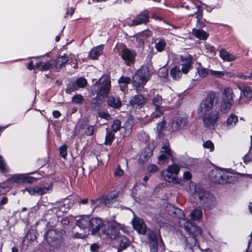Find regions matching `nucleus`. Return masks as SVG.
Returning a JSON list of instances; mask_svg holds the SVG:
<instances>
[{
  "mask_svg": "<svg viewBox=\"0 0 252 252\" xmlns=\"http://www.w3.org/2000/svg\"><path fill=\"white\" fill-rule=\"evenodd\" d=\"M97 88L96 95L92 101L93 107L95 109L101 107V102H103L109 94L111 89V81L107 76H103L95 84Z\"/></svg>",
  "mask_w": 252,
  "mask_h": 252,
  "instance_id": "nucleus-1",
  "label": "nucleus"
},
{
  "mask_svg": "<svg viewBox=\"0 0 252 252\" xmlns=\"http://www.w3.org/2000/svg\"><path fill=\"white\" fill-rule=\"evenodd\" d=\"M189 190L195 197H197L199 198L201 203L206 207H210L215 201V198L213 195L205 190L200 184L191 182L189 184Z\"/></svg>",
  "mask_w": 252,
  "mask_h": 252,
  "instance_id": "nucleus-2",
  "label": "nucleus"
},
{
  "mask_svg": "<svg viewBox=\"0 0 252 252\" xmlns=\"http://www.w3.org/2000/svg\"><path fill=\"white\" fill-rule=\"evenodd\" d=\"M153 70V67L150 64L142 66L133 76V86L136 88L143 87L149 79Z\"/></svg>",
  "mask_w": 252,
  "mask_h": 252,
  "instance_id": "nucleus-3",
  "label": "nucleus"
},
{
  "mask_svg": "<svg viewBox=\"0 0 252 252\" xmlns=\"http://www.w3.org/2000/svg\"><path fill=\"white\" fill-rule=\"evenodd\" d=\"M218 100V95L216 93L210 92L200 102L198 112L202 113L211 112L217 104Z\"/></svg>",
  "mask_w": 252,
  "mask_h": 252,
  "instance_id": "nucleus-4",
  "label": "nucleus"
},
{
  "mask_svg": "<svg viewBox=\"0 0 252 252\" xmlns=\"http://www.w3.org/2000/svg\"><path fill=\"white\" fill-rule=\"evenodd\" d=\"M233 103V92L231 89L227 88L224 89L222 93L220 110L225 114L229 112Z\"/></svg>",
  "mask_w": 252,
  "mask_h": 252,
  "instance_id": "nucleus-5",
  "label": "nucleus"
},
{
  "mask_svg": "<svg viewBox=\"0 0 252 252\" xmlns=\"http://www.w3.org/2000/svg\"><path fill=\"white\" fill-rule=\"evenodd\" d=\"M118 193L116 191H113L110 192L107 195H104L101 197L94 200H91V204L92 207L94 209L97 206L102 207L104 208L105 207H109L112 204L116 199Z\"/></svg>",
  "mask_w": 252,
  "mask_h": 252,
  "instance_id": "nucleus-6",
  "label": "nucleus"
},
{
  "mask_svg": "<svg viewBox=\"0 0 252 252\" xmlns=\"http://www.w3.org/2000/svg\"><path fill=\"white\" fill-rule=\"evenodd\" d=\"M128 227L124 224L115 223L110 225L107 232L104 230V233H102V236H104L106 238H109L111 239H117L120 237L119 236V230L126 233L128 231Z\"/></svg>",
  "mask_w": 252,
  "mask_h": 252,
  "instance_id": "nucleus-7",
  "label": "nucleus"
},
{
  "mask_svg": "<svg viewBox=\"0 0 252 252\" xmlns=\"http://www.w3.org/2000/svg\"><path fill=\"white\" fill-rule=\"evenodd\" d=\"M151 252H157L158 248L161 249V252L164 250L163 243L159 234L156 232H151L148 234Z\"/></svg>",
  "mask_w": 252,
  "mask_h": 252,
  "instance_id": "nucleus-8",
  "label": "nucleus"
},
{
  "mask_svg": "<svg viewBox=\"0 0 252 252\" xmlns=\"http://www.w3.org/2000/svg\"><path fill=\"white\" fill-rule=\"evenodd\" d=\"M209 176L213 182L219 184H223L231 182L229 178L231 177V176L220 169L212 170L209 174Z\"/></svg>",
  "mask_w": 252,
  "mask_h": 252,
  "instance_id": "nucleus-9",
  "label": "nucleus"
},
{
  "mask_svg": "<svg viewBox=\"0 0 252 252\" xmlns=\"http://www.w3.org/2000/svg\"><path fill=\"white\" fill-rule=\"evenodd\" d=\"M180 225L183 227L187 232L192 234L194 236H200L202 234V229L198 226L193 224L187 218L181 219L179 220Z\"/></svg>",
  "mask_w": 252,
  "mask_h": 252,
  "instance_id": "nucleus-10",
  "label": "nucleus"
},
{
  "mask_svg": "<svg viewBox=\"0 0 252 252\" xmlns=\"http://www.w3.org/2000/svg\"><path fill=\"white\" fill-rule=\"evenodd\" d=\"M204 126L209 128H213L216 124L220 116L219 112H207L200 113Z\"/></svg>",
  "mask_w": 252,
  "mask_h": 252,
  "instance_id": "nucleus-11",
  "label": "nucleus"
},
{
  "mask_svg": "<svg viewBox=\"0 0 252 252\" xmlns=\"http://www.w3.org/2000/svg\"><path fill=\"white\" fill-rule=\"evenodd\" d=\"M171 157L172 152L169 147V144L168 141H165L163 142V145L158 156V163L164 164L168 163Z\"/></svg>",
  "mask_w": 252,
  "mask_h": 252,
  "instance_id": "nucleus-12",
  "label": "nucleus"
},
{
  "mask_svg": "<svg viewBox=\"0 0 252 252\" xmlns=\"http://www.w3.org/2000/svg\"><path fill=\"white\" fill-rule=\"evenodd\" d=\"M119 55L125 63L126 65H129L134 63L136 53L133 50L124 47L119 52Z\"/></svg>",
  "mask_w": 252,
  "mask_h": 252,
  "instance_id": "nucleus-13",
  "label": "nucleus"
},
{
  "mask_svg": "<svg viewBox=\"0 0 252 252\" xmlns=\"http://www.w3.org/2000/svg\"><path fill=\"white\" fill-rule=\"evenodd\" d=\"M46 238L50 245L53 247H59L62 244L61 234L55 230H48L46 233Z\"/></svg>",
  "mask_w": 252,
  "mask_h": 252,
  "instance_id": "nucleus-14",
  "label": "nucleus"
},
{
  "mask_svg": "<svg viewBox=\"0 0 252 252\" xmlns=\"http://www.w3.org/2000/svg\"><path fill=\"white\" fill-rule=\"evenodd\" d=\"M89 227L91 229L93 234L98 233L100 236H102V233H104L105 227L102 220L100 219L92 218L91 219Z\"/></svg>",
  "mask_w": 252,
  "mask_h": 252,
  "instance_id": "nucleus-15",
  "label": "nucleus"
},
{
  "mask_svg": "<svg viewBox=\"0 0 252 252\" xmlns=\"http://www.w3.org/2000/svg\"><path fill=\"white\" fill-rule=\"evenodd\" d=\"M188 124L187 116L185 115L175 117L172 121L171 128L173 131L183 129Z\"/></svg>",
  "mask_w": 252,
  "mask_h": 252,
  "instance_id": "nucleus-16",
  "label": "nucleus"
},
{
  "mask_svg": "<svg viewBox=\"0 0 252 252\" xmlns=\"http://www.w3.org/2000/svg\"><path fill=\"white\" fill-rule=\"evenodd\" d=\"M149 21V15L147 11H145L138 14L133 19L129 25L130 26H137L142 24H146Z\"/></svg>",
  "mask_w": 252,
  "mask_h": 252,
  "instance_id": "nucleus-17",
  "label": "nucleus"
},
{
  "mask_svg": "<svg viewBox=\"0 0 252 252\" xmlns=\"http://www.w3.org/2000/svg\"><path fill=\"white\" fill-rule=\"evenodd\" d=\"M146 101V99L142 95H135L130 100L129 104L134 108H141Z\"/></svg>",
  "mask_w": 252,
  "mask_h": 252,
  "instance_id": "nucleus-18",
  "label": "nucleus"
},
{
  "mask_svg": "<svg viewBox=\"0 0 252 252\" xmlns=\"http://www.w3.org/2000/svg\"><path fill=\"white\" fill-rule=\"evenodd\" d=\"M180 59L183 62L182 64V72L183 73L187 74L191 68L192 64V58L190 55L186 56H181Z\"/></svg>",
  "mask_w": 252,
  "mask_h": 252,
  "instance_id": "nucleus-19",
  "label": "nucleus"
},
{
  "mask_svg": "<svg viewBox=\"0 0 252 252\" xmlns=\"http://www.w3.org/2000/svg\"><path fill=\"white\" fill-rule=\"evenodd\" d=\"M161 176L165 181L168 182L175 184H181L180 181L177 178V176L170 172H167V169L161 171Z\"/></svg>",
  "mask_w": 252,
  "mask_h": 252,
  "instance_id": "nucleus-20",
  "label": "nucleus"
},
{
  "mask_svg": "<svg viewBox=\"0 0 252 252\" xmlns=\"http://www.w3.org/2000/svg\"><path fill=\"white\" fill-rule=\"evenodd\" d=\"M134 228L140 234H144L146 232V227L142 219L134 218L132 221Z\"/></svg>",
  "mask_w": 252,
  "mask_h": 252,
  "instance_id": "nucleus-21",
  "label": "nucleus"
},
{
  "mask_svg": "<svg viewBox=\"0 0 252 252\" xmlns=\"http://www.w3.org/2000/svg\"><path fill=\"white\" fill-rule=\"evenodd\" d=\"M23 183V174L14 175L9 179L7 180L4 183H2L3 185L6 187L10 186L11 189L13 188L14 184H19Z\"/></svg>",
  "mask_w": 252,
  "mask_h": 252,
  "instance_id": "nucleus-22",
  "label": "nucleus"
},
{
  "mask_svg": "<svg viewBox=\"0 0 252 252\" xmlns=\"http://www.w3.org/2000/svg\"><path fill=\"white\" fill-rule=\"evenodd\" d=\"M91 219L88 216H81L76 220V225L81 229H85L90 225Z\"/></svg>",
  "mask_w": 252,
  "mask_h": 252,
  "instance_id": "nucleus-23",
  "label": "nucleus"
},
{
  "mask_svg": "<svg viewBox=\"0 0 252 252\" xmlns=\"http://www.w3.org/2000/svg\"><path fill=\"white\" fill-rule=\"evenodd\" d=\"M68 61V57L65 55L60 56L55 60H53L55 70L59 71Z\"/></svg>",
  "mask_w": 252,
  "mask_h": 252,
  "instance_id": "nucleus-24",
  "label": "nucleus"
},
{
  "mask_svg": "<svg viewBox=\"0 0 252 252\" xmlns=\"http://www.w3.org/2000/svg\"><path fill=\"white\" fill-rule=\"evenodd\" d=\"M192 34L197 38L202 40H206L209 35V33L201 29H193Z\"/></svg>",
  "mask_w": 252,
  "mask_h": 252,
  "instance_id": "nucleus-25",
  "label": "nucleus"
},
{
  "mask_svg": "<svg viewBox=\"0 0 252 252\" xmlns=\"http://www.w3.org/2000/svg\"><path fill=\"white\" fill-rule=\"evenodd\" d=\"M103 45H100L92 49L90 53L89 56L91 59H96L102 53Z\"/></svg>",
  "mask_w": 252,
  "mask_h": 252,
  "instance_id": "nucleus-26",
  "label": "nucleus"
},
{
  "mask_svg": "<svg viewBox=\"0 0 252 252\" xmlns=\"http://www.w3.org/2000/svg\"><path fill=\"white\" fill-rule=\"evenodd\" d=\"M35 189L37 195H43L47 193L52 190V185L51 184L47 186H35Z\"/></svg>",
  "mask_w": 252,
  "mask_h": 252,
  "instance_id": "nucleus-27",
  "label": "nucleus"
},
{
  "mask_svg": "<svg viewBox=\"0 0 252 252\" xmlns=\"http://www.w3.org/2000/svg\"><path fill=\"white\" fill-rule=\"evenodd\" d=\"M107 104L109 106L114 108H118L122 105V102L118 97H114L113 96H110L107 99Z\"/></svg>",
  "mask_w": 252,
  "mask_h": 252,
  "instance_id": "nucleus-28",
  "label": "nucleus"
},
{
  "mask_svg": "<svg viewBox=\"0 0 252 252\" xmlns=\"http://www.w3.org/2000/svg\"><path fill=\"white\" fill-rule=\"evenodd\" d=\"M118 239L120 244L118 248L117 252H121L128 247L129 245V241L126 237L124 236H121Z\"/></svg>",
  "mask_w": 252,
  "mask_h": 252,
  "instance_id": "nucleus-29",
  "label": "nucleus"
},
{
  "mask_svg": "<svg viewBox=\"0 0 252 252\" xmlns=\"http://www.w3.org/2000/svg\"><path fill=\"white\" fill-rule=\"evenodd\" d=\"M220 57L224 61L231 62L235 60V57L230 54L224 49H221L220 52Z\"/></svg>",
  "mask_w": 252,
  "mask_h": 252,
  "instance_id": "nucleus-30",
  "label": "nucleus"
},
{
  "mask_svg": "<svg viewBox=\"0 0 252 252\" xmlns=\"http://www.w3.org/2000/svg\"><path fill=\"white\" fill-rule=\"evenodd\" d=\"M238 121L237 116L234 114H231L226 120V126L228 128H233Z\"/></svg>",
  "mask_w": 252,
  "mask_h": 252,
  "instance_id": "nucleus-31",
  "label": "nucleus"
},
{
  "mask_svg": "<svg viewBox=\"0 0 252 252\" xmlns=\"http://www.w3.org/2000/svg\"><path fill=\"white\" fill-rule=\"evenodd\" d=\"M170 74L172 78L175 80H178L182 76L181 70L177 66H175L171 69Z\"/></svg>",
  "mask_w": 252,
  "mask_h": 252,
  "instance_id": "nucleus-32",
  "label": "nucleus"
},
{
  "mask_svg": "<svg viewBox=\"0 0 252 252\" xmlns=\"http://www.w3.org/2000/svg\"><path fill=\"white\" fill-rule=\"evenodd\" d=\"M190 218L192 220H198L201 219L202 212L200 209H194L190 213Z\"/></svg>",
  "mask_w": 252,
  "mask_h": 252,
  "instance_id": "nucleus-33",
  "label": "nucleus"
},
{
  "mask_svg": "<svg viewBox=\"0 0 252 252\" xmlns=\"http://www.w3.org/2000/svg\"><path fill=\"white\" fill-rule=\"evenodd\" d=\"M166 45L165 41L163 39H160L155 43V47L157 51L160 52L164 50Z\"/></svg>",
  "mask_w": 252,
  "mask_h": 252,
  "instance_id": "nucleus-34",
  "label": "nucleus"
},
{
  "mask_svg": "<svg viewBox=\"0 0 252 252\" xmlns=\"http://www.w3.org/2000/svg\"><path fill=\"white\" fill-rule=\"evenodd\" d=\"M166 169H167V172H170L176 176H177L180 170V167L175 164L169 165Z\"/></svg>",
  "mask_w": 252,
  "mask_h": 252,
  "instance_id": "nucleus-35",
  "label": "nucleus"
},
{
  "mask_svg": "<svg viewBox=\"0 0 252 252\" xmlns=\"http://www.w3.org/2000/svg\"><path fill=\"white\" fill-rule=\"evenodd\" d=\"M168 207L171 208V212H169V214L170 215H173V216L175 215L176 216L177 215V214H178V215L180 214V215H182V217H181V216L179 217V216H177V217H180L179 221L181 219L186 218L184 216L183 212L182 211V210H181L179 208H174V207H172L171 206H169Z\"/></svg>",
  "mask_w": 252,
  "mask_h": 252,
  "instance_id": "nucleus-36",
  "label": "nucleus"
},
{
  "mask_svg": "<svg viewBox=\"0 0 252 252\" xmlns=\"http://www.w3.org/2000/svg\"><path fill=\"white\" fill-rule=\"evenodd\" d=\"M197 72L200 77L204 78L210 75V69H207L201 66H198L197 68Z\"/></svg>",
  "mask_w": 252,
  "mask_h": 252,
  "instance_id": "nucleus-37",
  "label": "nucleus"
},
{
  "mask_svg": "<svg viewBox=\"0 0 252 252\" xmlns=\"http://www.w3.org/2000/svg\"><path fill=\"white\" fill-rule=\"evenodd\" d=\"M162 99L159 95H157L154 96L152 99V103L155 106V109L158 110L159 109L162 104Z\"/></svg>",
  "mask_w": 252,
  "mask_h": 252,
  "instance_id": "nucleus-38",
  "label": "nucleus"
},
{
  "mask_svg": "<svg viewBox=\"0 0 252 252\" xmlns=\"http://www.w3.org/2000/svg\"><path fill=\"white\" fill-rule=\"evenodd\" d=\"M84 97L81 94L74 95L71 98V101L75 104H81L84 101Z\"/></svg>",
  "mask_w": 252,
  "mask_h": 252,
  "instance_id": "nucleus-39",
  "label": "nucleus"
},
{
  "mask_svg": "<svg viewBox=\"0 0 252 252\" xmlns=\"http://www.w3.org/2000/svg\"><path fill=\"white\" fill-rule=\"evenodd\" d=\"M196 8L197 9V15L196 16L197 21H196V24L197 27H198L199 28H202L205 26V24L202 22H200V18L201 17V14L202 12L201 11L200 6H197Z\"/></svg>",
  "mask_w": 252,
  "mask_h": 252,
  "instance_id": "nucleus-40",
  "label": "nucleus"
},
{
  "mask_svg": "<svg viewBox=\"0 0 252 252\" xmlns=\"http://www.w3.org/2000/svg\"><path fill=\"white\" fill-rule=\"evenodd\" d=\"M41 69L42 70H48L50 69L55 70L53 60L47 62L44 64L42 65L41 66Z\"/></svg>",
  "mask_w": 252,
  "mask_h": 252,
  "instance_id": "nucleus-41",
  "label": "nucleus"
},
{
  "mask_svg": "<svg viewBox=\"0 0 252 252\" xmlns=\"http://www.w3.org/2000/svg\"><path fill=\"white\" fill-rule=\"evenodd\" d=\"M74 83L78 89L84 87L87 84V81L85 78H79Z\"/></svg>",
  "mask_w": 252,
  "mask_h": 252,
  "instance_id": "nucleus-42",
  "label": "nucleus"
},
{
  "mask_svg": "<svg viewBox=\"0 0 252 252\" xmlns=\"http://www.w3.org/2000/svg\"><path fill=\"white\" fill-rule=\"evenodd\" d=\"M114 138V134L112 132L107 133L105 136V144L111 145Z\"/></svg>",
  "mask_w": 252,
  "mask_h": 252,
  "instance_id": "nucleus-43",
  "label": "nucleus"
},
{
  "mask_svg": "<svg viewBox=\"0 0 252 252\" xmlns=\"http://www.w3.org/2000/svg\"><path fill=\"white\" fill-rule=\"evenodd\" d=\"M163 115V112L160 109L158 110L155 109V111L152 113L151 116L152 121H154L155 119L161 117Z\"/></svg>",
  "mask_w": 252,
  "mask_h": 252,
  "instance_id": "nucleus-44",
  "label": "nucleus"
},
{
  "mask_svg": "<svg viewBox=\"0 0 252 252\" xmlns=\"http://www.w3.org/2000/svg\"><path fill=\"white\" fill-rule=\"evenodd\" d=\"M121 126L120 121L119 120H115L114 121L112 125V130L113 132H116L119 130Z\"/></svg>",
  "mask_w": 252,
  "mask_h": 252,
  "instance_id": "nucleus-45",
  "label": "nucleus"
},
{
  "mask_svg": "<svg viewBox=\"0 0 252 252\" xmlns=\"http://www.w3.org/2000/svg\"><path fill=\"white\" fill-rule=\"evenodd\" d=\"M21 191L23 192V194H24L26 191H28L29 194L31 195H34L36 194L35 186L26 188L24 189H22Z\"/></svg>",
  "mask_w": 252,
  "mask_h": 252,
  "instance_id": "nucleus-46",
  "label": "nucleus"
},
{
  "mask_svg": "<svg viewBox=\"0 0 252 252\" xmlns=\"http://www.w3.org/2000/svg\"><path fill=\"white\" fill-rule=\"evenodd\" d=\"M133 126L131 117H129L124 125V127L126 130H131Z\"/></svg>",
  "mask_w": 252,
  "mask_h": 252,
  "instance_id": "nucleus-47",
  "label": "nucleus"
},
{
  "mask_svg": "<svg viewBox=\"0 0 252 252\" xmlns=\"http://www.w3.org/2000/svg\"><path fill=\"white\" fill-rule=\"evenodd\" d=\"M119 84H123L124 85L129 84L131 82V79L128 77H121L118 80Z\"/></svg>",
  "mask_w": 252,
  "mask_h": 252,
  "instance_id": "nucleus-48",
  "label": "nucleus"
},
{
  "mask_svg": "<svg viewBox=\"0 0 252 252\" xmlns=\"http://www.w3.org/2000/svg\"><path fill=\"white\" fill-rule=\"evenodd\" d=\"M204 148L209 149L211 152L214 150V145L213 142L210 140H207L203 144Z\"/></svg>",
  "mask_w": 252,
  "mask_h": 252,
  "instance_id": "nucleus-49",
  "label": "nucleus"
},
{
  "mask_svg": "<svg viewBox=\"0 0 252 252\" xmlns=\"http://www.w3.org/2000/svg\"><path fill=\"white\" fill-rule=\"evenodd\" d=\"M186 242L190 247H192L196 245L197 240L194 237H189L187 238Z\"/></svg>",
  "mask_w": 252,
  "mask_h": 252,
  "instance_id": "nucleus-50",
  "label": "nucleus"
},
{
  "mask_svg": "<svg viewBox=\"0 0 252 252\" xmlns=\"http://www.w3.org/2000/svg\"><path fill=\"white\" fill-rule=\"evenodd\" d=\"M11 186L6 187L3 184L0 183V195L6 193L11 189Z\"/></svg>",
  "mask_w": 252,
  "mask_h": 252,
  "instance_id": "nucleus-51",
  "label": "nucleus"
},
{
  "mask_svg": "<svg viewBox=\"0 0 252 252\" xmlns=\"http://www.w3.org/2000/svg\"><path fill=\"white\" fill-rule=\"evenodd\" d=\"M60 155L63 158H65L67 156V148L65 145L61 146L59 149Z\"/></svg>",
  "mask_w": 252,
  "mask_h": 252,
  "instance_id": "nucleus-52",
  "label": "nucleus"
},
{
  "mask_svg": "<svg viewBox=\"0 0 252 252\" xmlns=\"http://www.w3.org/2000/svg\"><path fill=\"white\" fill-rule=\"evenodd\" d=\"M6 170V163L3 158L0 156V171L3 172Z\"/></svg>",
  "mask_w": 252,
  "mask_h": 252,
  "instance_id": "nucleus-53",
  "label": "nucleus"
},
{
  "mask_svg": "<svg viewBox=\"0 0 252 252\" xmlns=\"http://www.w3.org/2000/svg\"><path fill=\"white\" fill-rule=\"evenodd\" d=\"M244 96L248 99H252V91L249 88H246L243 91Z\"/></svg>",
  "mask_w": 252,
  "mask_h": 252,
  "instance_id": "nucleus-54",
  "label": "nucleus"
},
{
  "mask_svg": "<svg viewBox=\"0 0 252 252\" xmlns=\"http://www.w3.org/2000/svg\"><path fill=\"white\" fill-rule=\"evenodd\" d=\"M210 75L217 77H221L223 76L224 73L222 71H214L210 69Z\"/></svg>",
  "mask_w": 252,
  "mask_h": 252,
  "instance_id": "nucleus-55",
  "label": "nucleus"
},
{
  "mask_svg": "<svg viewBox=\"0 0 252 252\" xmlns=\"http://www.w3.org/2000/svg\"><path fill=\"white\" fill-rule=\"evenodd\" d=\"M34 180L33 177L23 174V183H32Z\"/></svg>",
  "mask_w": 252,
  "mask_h": 252,
  "instance_id": "nucleus-56",
  "label": "nucleus"
},
{
  "mask_svg": "<svg viewBox=\"0 0 252 252\" xmlns=\"http://www.w3.org/2000/svg\"><path fill=\"white\" fill-rule=\"evenodd\" d=\"M98 115L99 117L103 119H105L107 120H110L111 118V115L110 114L104 112H99Z\"/></svg>",
  "mask_w": 252,
  "mask_h": 252,
  "instance_id": "nucleus-57",
  "label": "nucleus"
},
{
  "mask_svg": "<svg viewBox=\"0 0 252 252\" xmlns=\"http://www.w3.org/2000/svg\"><path fill=\"white\" fill-rule=\"evenodd\" d=\"M148 170L150 173H155L158 170V167L155 164H151L148 166Z\"/></svg>",
  "mask_w": 252,
  "mask_h": 252,
  "instance_id": "nucleus-58",
  "label": "nucleus"
},
{
  "mask_svg": "<svg viewBox=\"0 0 252 252\" xmlns=\"http://www.w3.org/2000/svg\"><path fill=\"white\" fill-rule=\"evenodd\" d=\"M77 89V87L75 85L74 83L72 84V85L66 88L65 92L67 94H71L72 92L75 91Z\"/></svg>",
  "mask_w": 252,
  "mask_h": 252,
  "instance_id": "nucleus-59",
  "label": "nucleus"
},
{
  "mask_svg": "<svg viewBox=\"0 0 252 252\" xmlns=\"http://www.w3.org/2000/svg\"><path fill=\"white\" fill-rule=\"evenodd\" d=\"M207 51V52L210 53L211 55L213 56L216 54L215 49L213 46H207L205 47Z\"/></svg>",
  "mask_w": 252,
  "mask_h": 252,
  "instance_id": "nucleus-60",
  "label": "nucleus"
},
{
  "mask_svg": "<svg viewBox=\"0 0 252 252\" xmlns=\"http://www.w3.org/2000/svg\"><path fill=\"white\" fill-rule=\"evenodd\" d=\"M124 174L123 170L120 168V166H118L117 169L114 172V175L115 176L120 177L123 175Z\"/></svg>",
  "mask_w": 252,
  "mask_h": 252,
  "instance_id": "nucleus-61",
  "label": "nucleus"
},
{
  "mask_svg": "<svg viewBox=\"0 0 252 252\" xmlns=\"http://www.w3.org/2000/svg\"><path fill=\"white\" fill-rule=\"evenodd\" d=\"M77 202L79 204H83V205H86L88 203L89 200H88V198L82 199V198H80L78 197H77Z\"/></svg>",
  "mask_w": 252,
  "mask_h": 252,
  "instance_id": "nucleus-62",
  "label": "nucleus"
},
{
  "mask_svg": "<svg viewBox=\"0 0 252 252\" xmlns=\"http://www.w3.org/2000/svg\"><path fill=\"white\" fill-rule=\"evenodd\" d=\"M68 201H69L68 199H65L63 201V204H61L60 205L59 210L60 211H61L62 212L65 211V209H63V206H65V205H67Z\"/></svg>",
  "mask_w": 252,
  "mask_h": 252,
  "instance_id": "nucleus-63",
  "label": "nucleus"
},
{
  "mask_svg": "<svg viewBox=\"0 0 252 252\" xmlns=\"http://www.w3.org/2000/svg\"><path fill=\"white\" fill-rule=\"evenodd\" d=\"M160 75L161 77L163 78L166 77L168 75L167 70L164 68L161 69L160 71Z\"/></svg>",
  "mask_w": 252,
  "mask_h": 252,
  "instance_id": "nucleus-64",
  "label": "nucleus"
}]
</instances>
